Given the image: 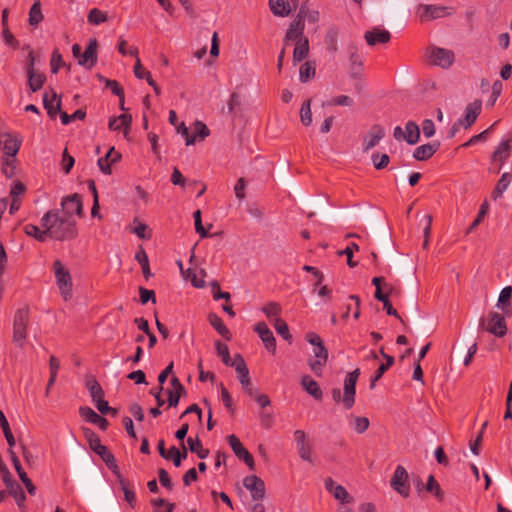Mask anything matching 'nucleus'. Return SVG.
Returning <instances> with one entry per match:
<instances>
[{
	"mask_svg": "<svg viewBox=\"0 0 512 512\" xmlns=\"http://www.w3.org/2000/svg\"><path fill=\"white\" fill-rule=\"evenodd\" d=\"M41 226L48 237L57 241L72 240L77 237L76 221L61 214L60 210H50L41 218Z\"/></svg>",
	"mask_w": 512,
	"mask_h": 512,
	"instance_id": "1",
	"label": "nucleus"
},
{
	"mask_svg": "<svg viewBox=\"0 0 512 512\" xmlns=\"http://www.w3.org/2000/svg\"><path fill=\"white\" fill-rule=\"evenodd\" d=\"M360 376V369L349 372L344 380V393L339 388L332 389V399L335 403H342L345 409H351L355 403L356 383Z\"/></svg>",
	"mask_w": 512,
	"mask_h": 512,
	"instance_id": "2",
	"label": "nucleus"
},
{
	"mask_svg": "<svg viewBox=\"0 0 512 512\" xmlns=\"http://www.w3.org/2000/svg\"><path fill=\"white\" fill-rule=\"evenodd\" d=\"M29 309L27 307L20 308L16 311L13 320V343L23 348L27 339V330L29 326Z\"/></svg>",
	"mask_w": 512,
	"mask_h": 512,
	"instance_id": "3",
	"label": "nucleus"
},
{
	"mask_svg": "<svg viewBox=\"0 0 512 512\" xmlns=\"http://www.w3.org/2000/svg\"><path fill=\"white\" fill-rule=\"evenodd\" d=\"M53 268L60 294L67 301L72 298V278L70 272L60 260L54 261Z\"/></svg>",
	"mask_w": 512,
	"mask_h": 512,
	"instance_id": "4",
	"label": "nucleus"
},
{
	"mask_svg": "<svg viewBox=\"0 0 512 512\" xmlns=\"http://www.w3.org/2000/svg\"><path fill=\"white\" fill-rule=\"evenodd\" d=\"M427 54L430 62L433 65L449 68L455 61V54L452 50L439 48V47H430L427 50Z\"/></svg>",
	"mask_w": 512,
	"mask_h": 512,
	"instance_id": "5",
	"label": "nucleus"
},
{
	"mask_svg": "<svg viewBox=\"0 0 512 512\" xmlns=\"http://www.w3.org/2000/svg\"><path fill=\"white\" fill-rule=\"evenodd\" d=\"M61 208V214L70 219H73L74 215L82 216L83 205L81 196L75 193L64 197L61 201Z\"/></svg>",
	"mask_w": 512,
	"mask_h": 512,
	"instance_id": "6",
	"label": "nucleus"
},
{
	"mask_svg": "<svg viewBox=\"0 0 512 512\" xmlns=\"http://www.w3.org/2000/svg\"><path fill=\"white\" fill-rule=\"evenodd\" d=\"M391 487L403 497H408L410 486L408 484V472L406 469L398 465L390 481Z\"/></svg>",
	"mask_w": 512,
	"mask_h": 512,
	"instance_id": "7",
	"label": "nucleus"
},
{
	"mask_svg": "<svg viewBox=\"0 0 512 512\" xmlns=\"http://www.w3.org/2000/svg\"><path fill=\"white\" fill-rule=\"evenodd\" d=\"M22 138L18 134L0 131V148L4 155L16 156L21 147Z\"/></svg>",
	"mask_w": 512,
	"mask_h": 512,
	"instance_id": "8",
	"label": "nucleus"
},
{
	"mask_svg": "<svg viewBox=\"0 0 512 512\" xmlns=\"http://www.w3.org/2000/svg\"><path fill=\"white\" fill-rule=\"evenodd\" d=\"M328 360V350L324 345L313 348V356L308 360L310 370L318 377L322 376L323 368Z\"/></svg>",
	"mask_w": 512,
	"mask_h": 512,
	"instance_id": "9",
	"label": "nucleus"
},
{
	"mask_svg": "<svg viewBox=\"0 0 512 512\" xmlns=\"http://www.w3.org/2000/svg\"><path fill=\"white\" fill-rule=\"evenodd\" d=\"M417 14L422 22L442 18L449 14L448 8L439 5L421 4L417 8Z\"/></svg>",
	"mask_w": 512,
	"mask_h": 512,
	"instance_id": "10",
	"label": "nucleus"
},
{
	"mask_svg": "<svg viewBox=\"0 0 512 512\" xmlns=\"http://www.w3.org/2000/svg\"><path fill=\"white\" fill-rule=\"evenodd\" d=\"M485 329L496 337L505 336L507 333L505 318L498 312H490Z\"/></svg>",
	"mask_w": 512,
	"mask_h": 512,
	"instance_id": "11",
	"label": "nucleus"
},
{
	"mask_svg": "<svg viewBox=\"0 0 512 512\" xmlns=\"http://www.w3.org/2000/svg\"><path fill=\"white\" fill-rule=\"evenodd\" d=\"M228 442L231 446L234 454L241 460H243L250 470L255 469L254 459L251 453L242 445L238 437L234 434L228 436Z\"/></svg>",
	"mask_w": 512,
	"mask_h": 512,
	"instance_id": "12",
	"label": "nucleus"
},
{
	"mask_svg": "<svg viewBox=\"0 0 512 512\" xmlns=\"http://www.w3.org/2000/svg\"><path fill=\"white\" fill-rule=\"evenodd\" d=\"M85 435L88 439L89 446L93 452L98 454L103 461L113 459V454L108 450V448L105 445H102L100 438L97 434H95L92 430L86 429Z\"/></svg>",
	"mask_w": 512,
	"mask_h": 512,
	"instance_id": "13",
	"label": "nucleus"
},
{
	"mask_svg": "<svg viewBox=\"0 0 512 512\" xmlns=\"http://www.w3.org/2000/svg\"><path fill=\"white\" fill-rule=\"evenodd\" d=\"M243 485L250 491L254 500H262L265 497V483L260 477L256 475L247 476L243 480Z\"/></svg>",
	"mask_w": 512,
	"mask_h": 512,
	"instance_id": "14",
	"label": "nucleus"
},
{
	"mask_svg": "<svg viewBox=\"0 0 512 512\" xmlns=\"http://www.w3.org/2000/svg\"><path fill=\"white\" fill-rule=\"evenodd\" d=\"M255 332L261 338L265 348L271 353L276 352V339L265 322H259L255 325Z\"/></svg>",
	"mask_w": 512,
	"mask_h": 512,
	"instance_id": "15",
	"label": "nucleus"
},
{
	"mask_svg": "<svg viewBox=\"0 0 512 512\" xmlns=\"http://www.w3.org/2000/svg\"><path fill=\"white\" fill-rule=\"evenodd\" d=\"M304 26V16L300 12L289 25L284 38L285 45L290 40L298 41L299 39L305 38L303 36Z\"/></svg>",
	"mask_w": 512,
	"mask_h": 512,
	"instance_id": "16",
	"label": "nucleus"
},
{
	"mask_svg": "<svg viewBox=\"0 0 512 512\" xmlns=\"http://www.w3.org/2000/svg\"><path fill=\"white\" fill-rule=\"evenodd\" d=\"M325 488L334 498L342 504L351 503L353 498L349 495L344 486L336 484L332 478L325 479Z\"/></svg>",
	"mask_w": 512,
	"mask_h": 512,
	"instance_id": "17",
	"label": "nucleus"
},
{
	"mask_svg": "<svg viewBox=\"0 0 512 512\" xmlns=\"http://www.w3.org/2000/svg\"><path fill=\"white\" fill-rule=\"evenodd\" d=\"M97 47L98 42L95 38L89 40L85 51L82 53L78 64L86 68H92L97 63Z\"/></svg>",
	"mask_w": 512,
	"mask_h": 512,
	"instance_id": "18",
	"label": "nucleus"
},
{
	"mask_svg": "<svg viewBox=\"0 0 512 512\" xmlns=\"http://www.w3.org/2000/svg\"><path fill=\"white\" fill-rule=\"evenodd\" d=\"M482 103L480 100H475L469 103L465 108L464 117L459 119V123L465 129L470 128L476 121L481 112Z\"/></svg>",
	"mask_w": 512,
	"mask_h": 512,
	"instance_id": "19",
	"label": "nucleus"
},
{
	"mask_svg": "<svg viewBox=\"0 0 512 512\" xmlns=\"http://www.w3.org/2000/svg\"><path fill=\"white\" fill-rule=\"evenodd\" d=\"M385 136V130L381 125L375 124L373 125L367 136L364 138L363 141V150L365 152L369 151L370 149L374 148L380 140H382Z\"/></svg>",
	"mask_w": 512,
	"mask_h": 512,
	"instance_id": "20",
	"label": "nucleus"
},
{
	"mask_svg": "<svg viewBox=\"0 0 512 512\" xmlns=\"http://www.w3.org/2000/svg\"><path fill=\"white\" fill-rule=\"evenodd\" d=\"M43 105L47 110V114L53 119L61 112V100L54 90H51L50 93L46 92L43 95Z\"/></svg>",
	"mask_w": 512,
	"mask_h": 512,
	"instance_id": "21",
	"label": "nucleus"
},
{
	"mask_svg": "<svg viewBox=\"0 0 512 512\" xmlns=\"http://www.w3.org/2000/svg\"><path fill=\"white\" fill-rule=\"evenodd\" d=\"M121 159V154L115 150L114 147L110 148L104 157L98 159V166L102 173L106 175L112 174V165Z\"/></svg>",
	"mask_w": 512,
	"mask_h": 512,
	"instance_id": "22",
	"label": "nucleus"
},
{
	"mask_svg": "<svg viewBox=\"0 0 512 512\" xmlns=\"http://www.w3.org/2000/svg\"><path fill=\"white\" fill-rule=\"evenodd\" d=\"M79 413L85 421L97 425L101 430L105 431L108 428V421L106 418L97 414L92 408L82 406L79 408Z\"/></svg>",
	"mask_w": 512,
	"mask_h": 512,
	"instance_id": "23",
	"label": "nucleus"
},
{
	"mask_svg": "<svg viewBox=\"0 0 512 512\" xmlns=\"http://www.w3.org/2000/svg\"><path fill=\"white\" fill-rule=\"evenodd\" d=\"M171 389L167 390L169 407H176L182 395L186 394L185 387L180 380L173 376L170 380Z\"/></svg>",
	"mask_w": 512,
	"mask_h": 512,
	"instance_id": "24",
	"label": "nucleus"
},
{
	"mask_svg": "<svg viewBox=\"0 0 512 512\" xmlns=\"http://www.w3.org/2000/svg\"><path fill=\"white\" fill-rule=\"evenodd\" d=\"M390 39V32L380 28H373L371 31H367L365 33V40L367 44L370 46H374L377 44H385L389 42Z\"/></svg>",
	"mask_w": 512,
	"mask_h": 512,
	"instance_id": "25",
	"label": "nucleus"
},
{
	"mask_svg": "<svg viewBox=\"0 0 512 512\" xmlns=\"http://www.w3.org/2000/svg\"><path fill=\"white\" fill-rule=\"evenodd\" d=\"M294 439L297 444L298 454L304 461L311 462V449L306 443V433L303 430H296L294 432Z\"/></svg>",
	"mask_w": 512,
	"mask_h": 512,
	"instance_id": "26",
	"label": "nucleus"
},
{
	"mask_svg": "<svg viewBox=\"0 0 512 512\" xmlns=\"http://www.w3.org/2000/svg\"><path fill=\"white\" fill-rule=\"evenodd\" d=\"M132 123V116L130 114L123 113L119 115L118 117L111 118L109 120L108 127L110 130H120L123 129L124 136L127 137L130 131Z\"/></svg>",
	"mask_w": 512,
	"mask_h": 512,
	"instance_id": "27",
	"label": "nucleus"
},
{
	"mask_svg": "<svg viewBox=\"0 0 512 512\" xmlns=\"http://www.w3.org/2000/svg\"><path fill=\"white\" fill-rule=\"evenodd\" d=\"M440 143L439 142H433V143H427L423 144L421 146H418L414 152L413 157L417 161H425L431 158L439 149Z\"/></svg>",
	"mask_w": 512,
	"mask_h": 512,
	"instance_id": "28",
	"label": "nucleus"
},
{
	"mask_svg": "<svg viewBox=\"0 0 512 512\" xmlns=\"http://www.w3.org/2000/svg\"><path fill=\"white\" fill-rule=\"evenodd\" d=\"M301 385L304 390L316 400H321L323 397L322 390L318 383L309 375H305L301 379Z\"/></svg>",
	"mask_w": 512,
	"mask_h": 512,
	"instance_id": "29",
	"label": "nucleus"
},
{
	"mask_svg": "<svg viewBox=\"0 0 512 512\" xmlns=\"http://www.w3.org/2000/svg\"><path fill=\"white\" fill-rule=\"evenodd\" d=\"M511 148V139L502 141L493 152L492 161H498L502 165L510 156Z\"/></svg>",
	"mask_w": 512,
	"mask_h": 512,
	"instance_id": "30",
	"label": "nucleus"
},
{
	"mask_svg": "<svg viewBox=\"0 0 512 512\" xmlns=\"http://www.w3.org/2000/svg\"><path fill=\"white\" fill-rule=\"evenodd\" d=\"M419 138H420L419 126L414 121H408L405 125V132L403 135V140H405L410 145H414L419 141Z\"/></svg>",
	"mask_w": 512,
	"mask_h": 512,
	"instance_id": "31",
	"label": "nucleus"
},
{
	"mask_svg": "<svg viewBox=\"0 0 512 512\" xmlns=\"http://www.w3.org/2000/svg\"><path fill=\"white\" fill-rule=\"evenodd\" d=\"M269 6L275 16L285 17L291 13L288 0H269Z\"/></svg>",
	"mask_w": 512,
	"mask_h": 512,
	"instance_id": "32",
	"label": "nucleus"
},
{
	"mask_svg": "<svg viewBox=\"0 0 512 512\" xmlns=\"http://www.w3.org/2000/svg\"><path fill=\"white\" fill-rule=\"evenodd\" d=\"M208 320L210 325L226 340L231 339V333L226 325L223 323V320L215 313H211L208 316Z\"/></svg>",
	"mask_w": 512,
	"mask_h": 512,
	"instance_id": "33",
	"label": "nucleus"
},
{
	"mask_svg": "<svg viewBox=\"0 0 512 512\" xmlns=\"http://www.w3.org/2000/svg\"><path fill=\"white\" fill-rule=\"evenodd\" d=\"M8 494L13 496L18 507L21 510H25V501H26V494L23 491L22 487L17 483H13L7 487Z\"/></svg>",
	"mask_w": 512,
	"mask_h": 512,
	"instance_id": "34",
	"label": "nucleus"
},
{
	"mask_svg": "<svg viewBox=\"0 0 512 512\" xmlns=\"http://www.w3.org/2000/svg\"><path fill=\"white\" fill-rule=\"evenodd\" d=\"M27 77H28V86H29V89L31 90V92H36L38 90H40L45 81H46V76L42 73H39L37 71H28L27 72Z\"/></svg>",
	"mask_w": 512,
	"mask_h": 512,
	"instance_id": "35",
	"label": "nucleus"
},
{
	"mask_svg": "<svg viewBox=\"0 0 512 512\" xmlns=\"http://www.w3.org/2000/svg\"><path fill=\"white\" fill-rule=\"evenodd\" d=\"M85 385L90 393L92 401L104 397V391L94 376H87L85 379Z\"/></svg>",
	"mask_w": 512,
	"mask_h": 512,
	"instance_id": "36",
	"label": "nucleus"
},
{
	"mask_svg": "<svg viewBox=\"0 0 512 512\" xmlns=\"http://www.w3.org/2000/svg\"><path fill=\"white\" fill-rule=\"evenodd\" d=\"M309 53V42L307 38L299 39L296 41V45L293 51V61L301 62L307 57Z\"/></svg>",
	"mask_w": 512,
	"mask_h": 512,
	"instance_id": "37",
	"label": "nucleus"
},
{
	"mask_svg": "<svg viewBox=\"0 0 512 512\" xmlns=\"http://www.w3.org/2000/svg\"><path fill=\"white\" fill-rule=\"evenodd\" d=\"M16 156L4 155L2 158L1 170L7 178H12L16 172Z\"/></svg>",
	"mask_w": 512,
	"mask_h": 512,
	"instance_id": "38",
	"label": "nucleus"
},
{
	"mask_svg": "<svg viewBox=\"0 0 512 512\" xmlns=\"http://www.w3.org/2000/svg\"><path fill=\"white\" fill-rule=\"evenodd\" d=\"M188 448L191 452L196 453L200 459H205L209 455V450L204 448L198 437H188Z\"/></svg>",
	"mask_w": 512,
	"mask_h": 512,
	"instance_id": "39",
	"label": "nucleus"
},
{
	"mask_svg": "<svg viewBox=\"0 0 512 512\" xmlns=\"http://www.w3.org/2000/svg\"><path fill=\"white\" fill-rule=\"evenodd\" d=\"M512 176L510 173H503L498 180L495 189L492 192V198L497 199L502 197L503 193L509 187Z\"/></svg>",
	"mask_w": 512,
	"mask_h": 512,
	"instance_id": "40",
	"label": "nucleus"
},
{
	"mask_svg": "<svg viewBox=\"0 0 512 512\" xmlns=\"http://www.w3.org/2000/svg\"><path fill=\"white\" fill-rule=\"evenodd\" d=\"M374 297L383 303V308L386 310V313L390 316H394L402 321L400 315L398 314L397 310L393 308L390 300L388 299V294H384L382 290L375 291Z\"/></svg>",
	"mask_w": 512,
	"mask_h": 512,
	"instance_id": "41",
	"label": "nucleus"
},
{
	"mask_svg": "<svg viewBox=\"0 0 512 512\" xmlns=\"http://www.w3.org/2000/svg\"><path fill=\"white\" fill-rule=\"evenodd\" d=\"M44 19V16L41 11V4L39 0H36L30 10H29V18L28 22L31 26H37Z\"/></svg>",
	"mask_w": 512,
	"mask_h": 512,
	"instance_id": "42",
	"label": "nucleus"
},
{
	"mask_svg": "<svg viewBox=\"0 0 512 512\" xmlns=\"http://www.w3.org/2000/svg\"><path fill=\"white\" fill-rule=\"evenodd\" d=\"M315 74H316L315 65L310 61H307L304 64H302L299 69V78H300V81L303 83L308 82L309 80L314 78Z\"/></svg>",
	"mask_w": 512,
	"mask_h": 512,
	"instance_id": "43",
	"label": "nucleus"
},
{
	"mask_svg": "<svg viewBox=\"0 0 512 512\" xmlns=\"http://www.w3.org/2000/svg\"><path fill=\"white\" fill-rule=\"evenodd\" d=\"M0 426L3 430L5 439L9 445V448H14L16 441L14 438V435L12 434V431L10 429V425L8 423V420L6 419L4 413L0 411Z\"/></svg>",
	"mask_w": 512,
	"mask_h": 512,
	"instance_id": "44",
	"label": "nucleus"
},
{
	"mask_svg": "<svg viewBox=\"0 0 512 512\" xmlns=\"http://www.w3.org/2000/svg\"><path fill=\"white\" fill-rule=\"evenodd\" d=\"M511 296H512V287L511 286L504 287L499 294L497 306L499 308H501L504 312H506L507 308H510V306H511V304H510Z\"/></svg>",
	"mask_w": 512,
	"mask_h": 512,
	"instance_id": "45",
	"label": "nucleus"
},
{
	"mask_svg": "<svg viewBox=\"0 0 512 512\" xmlns=\"http://www.w3.org/2000/svg\"><path fill=\"white\" fill-rule=\"evenodd\" d=\"M26 235L34 237L36 240L40 242H44L48 235L45 233V228L40 230L38 226L33 224H26L23 228Z\"/></svg>",
	"mask_w": 512,
	"mask_h": 512,
	"instance_id": "46",
	"label": "nucleus"
},
{
	"mask_svg": "<svg viewBox=\"0 0 512 512\" xmlns=\"http://www.w3.org/2000/svg\"><path fill=\"white\" fill-rule=\"evenodd\" d=\"M350 63L351 69L353 70L352 76L356 77L358 72H361L363 67V62L360 55L357 52L356 47H350Z\"/></svg>",
	"mask_w": 512,
	"mask_h": 512,
	"instance_id": "47",
	"label": "nucleus"
},
{
	"mask_svg": "<svg viewBox=\"0 0 512 512\" xmlns=\"http://www.w3.org/2000/svg\"><path fill=\"white\" fill-rule=\"evenodd\" d=\"M135 259L140 264L144 277L146 279H148L152 274H151V271H150L149 259H148V256H147L146 252L143 249H141L140 251H138L136 253Z\"/></svg>",
	"mask_w": 512,
	"mask_h": 512,
	"instance_id": "48",
	"label": "nucleus"
},
{
	"mask_svg": "<svg viewBox=\"0 0 512 512\" xmlns=\"http://www.w3.org/2000/svg\"><path fill=\"white\" fill-rule=\"evenodd\" d=\"M273 326L280 336H282L285 340L291 342L292 335L289 332V327L287 323L283 319L275 318Z\"/></svg>",
	"mask_w": 512,
	"mask_h": 512,
	"instance_id": "49",
	"label": "nucleus"
},
{
	"mask_svg": "<svg viewBox=\"0 0 512 512\" xmlns=\"http://www.w3.org/2000/svg\"><path fill=\"white\" fill-rule=\"evenodd\" d=\"M238 379L244 392L247 393L249 396H254V391L256 389L253 387V384L251 382L249 370L247 372L238 374Z\"/></svg>",
	"mask_w": 512,
	"mask_h": 512,
	"instance_id": "50",
	"label": "nucleus"
},
{
	"mask_svg": "<svg viewBox=\"0 0 512 512\" xmlns=\"http://www.w3.org/2000/svg\"><path fill=\"white\" fill-rule=\"evenodd\" d=\"M87 19L89 23L99 25L107 21V14L97 8H93L89 11Z\"/></svg>",
	"mask_w": 512,
	"mask_h": 512,
	"instance_id": "51",
	"label": "nucleus"
},
{
	"mask_svg": "<svg viewBox=\"0 0 512 512\" xmlns=\"http://www.w3.org/2000/svg\"><path fill=\"white\" fill-rule=\"evenodd\" d=\"M300 119L304 126H309L312 123L311 100H307L302 104Z\"/></svg>",
	"mask_w": 512,
	"mask_h": 512,
	"instance_id": "52",
	"label": "nucleus"
},
{
	"mask_svg": "<svg viewBox=\"0 0 512 512\" xmlns=\"http://www.w3.org/2000/svg\"><path fill=\"white\" fill-rule=\"evenodd\" d=\"M351 418L353 420V429L357 433L362 434L369 428L370 422L367 417L352 415Z\"/></svg>",
	"mask_w": 512,
	"mask_h": 512,
	"instance_id": "53",
	"label": "nucleus"
},
{
	"mask_svg": "<svg viewBox=\"0 0 512 512\" xmlns=\"http://www.w3.org/2000/svg\"><path fill=\"white\" fill-rule=\"evenodd\" d=\"M85 116L86 112L83 109H78L71 115H68L66 112H60V118L63 125H67L74 120H83Z\"/></svg>",
	"mask_w": 512,
	"mask_h": 512,
	"instance_id": "54",
	"label": "nucleus"
},
{
	"mask_svg": "<svg viewBox=\"0 0 512 512\" xmlns=\"http://www.w3.org/2000/svg\"><path fill=\"white\" fill-rule=\"evenodd\" d=\"M215 348H216L217 354L221 357L222 362L225 365H230L231 357H230V352H229L228 346L218 340L215 342Z\"/></svg>",
	"mask_w": 512,
	"mask_h": 512,
	"instance_id": "55",
	"label": "nucleus"
},
{
	"mask_svg": "<svg viewBox=\"0 0 512 512\" xmlns=\"http://www.w3.org/2000/svg\"><path fill=\"white\" fill-rule=\"evenodd\" d=\"M119 484L121 486L122 491L124 492L125 500L133 508L136 504V496L134 491L128 487L127 481L125 479H121Z\"/></svg>",
	"mask_w": 512,
	"mask_h": 512,
	"instance_id": "56",
	"label": "nucleus"
},
{
	"mask_svg": "<svg viewBox=\"0 0 512 512\" xmlns=\"http://www.w3.org/2000/svg\"><path fill=\"white\" fill-rule=\"evenodd\" d=\"M425 488L428 492L433 493L438 499L443 498L441 487L439 483L435 480L433 475H430L428 477V481Z\"/></svg>",
	"mask_w": 512,
	"mask_h": 512,
	"instance_id": "57",
	"label": "nucleus"
},
{
	"mask_svg": "<svg viewBox=\"0 0 512 512\" xmlns=\"http://www.w3.org/2000/svg\"><path fill=\"white\" fill-rule=\"evenodd\" d=\"M8 453H9L10 459L12 461V464L14 466V469L16 470L20 480L24 479V477H27V474L23 470L20 460H19L18 456L16 455L14 449L8 448Z\"/></svg>",
	"mask_w": 512,
	"mask_h": 512,
	"instance_id": "58",
	"label": "nucleus"
},
{
	"mask_svg": "<svg viewBox=\"0 0 512 512\" xmlns=\"http://www.w3.org/2000/svg\"><path fill=\"white\" fill-rule=\"evenodd\" d=\"M372 162L377 170L384 169L390 162V158L387 154L374 153L372 155Z\"/></svg>",
	"mask_w": 512,
	"mask_h": 512,
	"instance_id": "59",
	"label": "nucleus"
},
{
	"mask_svg": "<svg viewBox=\"0 0 512 512\" xmlns=\"http://www.w3.org/2000/svg\"><path fill=\"white\" fill-rule=\"evenodd\" d=\"M50 66H51V72L54 74L58 73L59 69L62 66H64L62 55L60 54L58 49H55L52 52Z\"/></svg>",
	"mask_w": 512,
	"mask_h": 512,
	"instance_id": "60",
	"label": "nucleus"
},
{
	"mask_svg": "<svg viewBox=\"0 0 512 512\" xmlns=\"http://www.w3.org/2000/svg\"><path fill=\"white\" fill-rule=\"evenodd\" d=\"M235 368L237 374L247 372L248 367L241 354H235L233 360H230V365Z\"/></svg>",
	"mask_w": 512,
	"mask_h": 512,
	"instance_id": "61",
	"label": "nucleus"
},
{
	"mask_svg": "<svg viewBox=\"0 0 512 512\" xmlns=\"http://www.w3.org/2000/svg\"><path fill=\"white\" fill-rule=\"evenodd\" d=\"M187 272L189 275L192 274L191 282L194 287L203 288L205 286L204 277L206 276V272L203 269H201L198 274L196 272H192L191 269H188Z\"/></svg>",
	"mask_w": 512,
	"mask_h": 512,
	"instance_id": "62",
	"label": "nucleus"
},
{
	"mask_svg": "<svg viewBox=\"0 0 512 512\" xmlns=\"http://www.w3.org/2000/svg\"><path fill=\"white\" fill-rule=\"evenodd\" d=\"M358 250H359V246L356 243H351L343 251H340L339 255H346L348 266L353 268L357 265V263L352 260L353 252L358 251Z\"/></svg>",
	"mask_w": 512,
	"mask_h": 512,
	"instance_id": "63",
	"label": "nucleus"
},
{
	"mask_svg": "<svg viewBox=\"0 0 512 512\" xmlns=\"http://www.w3.org/2000/svg\"><path fill=\"white\" fill-rule=\"evenodd\" d=\"M74 158L68 154L67 149H64L62 153L61 167L64 173L68 174L74 166Z\"/></svg>",
	"mask_w": 512,
	"mask_h": 512,
	"instance_id": "64",
	"label": "nucleus"
}]
</instances>
